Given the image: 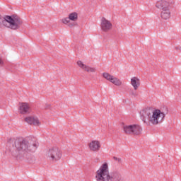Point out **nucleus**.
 I'll use <instances>...</instances> for the list:
<instances>
[{
	"instance_id": "obj_12",
	"label": "nucleus",
	"mask_w": 181,
	"mask_h": 181,
	"mask_svg": "<svg viewBox=\"0 0 181 181\" xmlns=\"http://www.w3.org/2000/svg\"><path fill=\"white\" fill-rule=\"evenodd\" d=\"M25 121L30 125H40V122H39V119H37V117H27L25 118Z\"/></svg>"
},
{
	"instance_id": "obj_15",
	"label": "nucleus",
	"mask_w": 181,
	"mask_h": 181,
	"mask_svg": "<svg viewBox=\"0 0 181 181\" xmlns=\"http://www.w3.org/2000/svg\"><path fill=\"white\" fill-rule=\"evenodd\" d=\"M160 16L165 21L169 19L170 18V9L161 11Z\"/></svg>"
},
{
	"instance_id": "obj_10",
	"label": "nucleus",
	"mask_w": 181,
	"mask_h": 181,
	"mask_svg": "<svg viewBox=\"0 0 181 181\" xmlns=\"http://www.w3.org/2000/svg\"><path fill=\"white\" fill-rule=\"evenodd\" d=\"M89 148L93 152H98V151H100V148H101V144L98 141H92L89 144Z\"/></svg>"
},
{
	"instance_id": "obj_19",
	"label": "nucleus",
	"mask_w": 181,
	"mask_h": 181,
	"mask_svg": "<svg viewBox=\"0 0 181 181\" xmlns=\"http://www.w3.org/2000/svg\"><path fill=\"white\" fill-rule=\"evenodd\" d=\"M130 94H131V95H133L134 97H136V93L134 92V90H132Z\"/></svg>"
},
{
	"instance_id": "obj_5",
	"label": "nucleus",
	"mask_w": 181,
	"mask_h": 181,
	"mask_svg": "<svg viewBox=\"0 0 181 181\" xmlns=\"http://www.w3.org/2000/svg\"><path fill=\"white\" fill-rule=\"evenodd\" d=\"M123 131L127 135H141L142 127L138 124L125 125L123 127Z\"/></svg>"
},
{
	"instance_id": "obj_1",
	"label": "nucleus",
	"mask_w": 181,
	"mask_h": 181,
	"mask_svg": "<svg viewBox=\"0 0 181 181\" xmlns=\"http://www.w3.org/2000/svg\"><path fill=\"white\" fill-rule=\"evenodd\" d=\"M38 146L39 142L36 139H33L30 142L25 139H9L6 147V153L17 157L22 152H36Z\"/></svg>"
},
{
	"instance_id": "obj_9",
	"label": "nucleus",
	"mask_w": 181,
	"mask_h": 181,
	"mask_svg": "<svg viewBox=\"0 0 181 181\" xmlns=\"http://www.w3.org/2000/svg\"><path fill=\"white\" fill-rule=\"evenodd\" d=\"M156 6L158 9H160L161 11H167L169 9L170 4L169 2L161 0L156 3Z\"/></svg>"
},
{
	"instance_id": "obj_4",
	"label": "nucleus",
	"mask_w": 181,
	"mask_h": 181,
	"mask_svg": "<svg viewBox=\"0 0 181 181\" xmlns=\"http://www.w3.org/2000/svg\"><path fill=\"white\" fill-rule=\"evenodd\" d=\"M22 20L17 15L6 16L4 18H1L0 16V26L10 28L13 30H16L21 28Z\"/></svg>"
},
{
	"instance_id": "obj_8",
	"label": "nucleus",
	"mask_w": 181,
	"mask_h": 181,
	"mask_svg": "<svg viewBox=\"0 0 181 181\" xmlns=\"http://www.w3.org/2000/svg\"><path fill=\"white\" fill-rule=\"evenodd\" d=\"M103 76L106 80H108L109 81H110V83H112V84H115V86H121V84H122V82H121V81H119V79L114 77V76H112L108 73H105V72L103 73Z\"/></svg>"
},
{
	"instance_id": "obj_7",
	"label": "nucleus",
	"mask_w": 181,
	"mask_h": 181,
	"mask_svg": "<svg viewBox=\"0 0 181 181\" xmlns=\"http://www.w3.org/2000/svg\"><path fill=\"white\" fill-rule=\"evenodd\" d=\"M100 28L103 32H108L112 28V23L105 18L103 17L100 23Z\"/></svg>"
},
{
	"instance_id": "obj_20",
	"label": "nucleus",
	"mask_w": 181,
	"mask_h": 181,
	"mask_svg": "<svg viewBox=\"0 0 181 181\" xmlns=\"http://www.w3.org/2000/svg\"><path fill=\"white\" fill-rule=\"evenodd\" d=\"M175 49L177 52H181V47L180 46L176 47Z\"/></svg>"
},
{
	"instance_id": "obj_14",
	"label": "nucleus",
	"mask_w": 181,
	"mask_h": 181,
	"mask_svg": "<svg viewBox=\"0 0 181 181\" xmlns=\"http://www.w3.org/2000/svg\"><path fill=\"white\" fill-rule=\"evenodd\" d=\"M131 84L134 87V90H138L139 86H141V81L138 77H133L131 78Z\"/></svg>"
},
{
	"instance_id": "obj_2",
	"label": "nucleus",
	"mask_w": 181,
	"mask_h": 181,
	"mask_svg": "<svg viewBox=\"0 0 181 181\" xmlns=\"http://www.w3.org/2000/svg\"><path fill=\"white\" fill-rule=\"evenodd\" d=\"M166 114H168V108L165 112H162L159 109L153 110L151 108H146L140 112V117L145 124L151 122L153 125H158L159 122L163 121Z\"/></svg>"
},
{
	"instance_id": "obj_16",
	"label": "nucleus",
	"mask_w": 181,
	"mask_h": 181,
	"mask_svg": "<svg viewBox=\"0 0 181 181\" xmlns=\"http://www.w3.org/2000/svg\"><path fill=\"white\" fill-rule=\"evenodd\" d=\"M69 18L70 21H72L74 22H76L78 18V14L76 12H73L69 13Z\"/></svg>"
},
{
	"instance_id": "obj_21",
	"label": "nucleus",
	"mask_w": 181,
	"mask_h": 181,
	"mask_svg": "<svg viewBox=\"0 0 181 181\" xmlns=\"http://www.w3.org/2000/svg\"><path fill=\"white\" fill-rule=\"evenodd\" d=\"M69 28H71V26H76V23H69Z\"/></svg>"
},
{
	"instance_id": "obj_6",
	"label": "nucleus",
	"mask_w": 181,
	"mask_h": 181,
	"mask_svg": "<svg viewBox=\"0 0 181 181\" xmlns=\"http://www.w3.org/2000/svg\"><path fill=\"white\" fill-rule=\"evenodd\" d=\"M62 151L58 147H53L49 149L47 158L52 162H57L62 159Z\"/></svg>"
},
{
	"instance_id": "obj_13",
	"label": "nucleus",
	"mask_w": 181,
	"mask_h": 181,
	"mask_svg": "<svg viewBox=\"0 0 181 181\" xmlns=\"http://www.w3.org/2000/svg\"><path fill=\"white\" fill-rule=\"evenodd\" d=\"M19 111L21 114H28V112H30V107L26 103H23L21 104L19 107Z\"/></svg>"
},
{
	"instance_id": "obj_17",
	"label": "nucleus",
	"mask_w": 181,
	"mask_h": 181,
	"mask_svg": "<svg viewBox=\"0 0 181 181\" xmlns=\"http://www.w3.org/2000/svg\"><path fill=\"white\" fill-rule=\"evenodd\" d=\"M62 23H64L65 25H67V23H70V18L69 17H66L65 18H63L62 20Z\"/></svg>"
},
{
	"instance_id": "obj_23",
	"label": "nucleus",
	"mask_w": 181,
	"mask_h": 181,
	"mask_svg": "<svg viewBox=\"0 0 181 181\" xmlns=\"http://www.w3.org/2000/svg\"><path fill=\"white\" fill-rule=\"evenodd\" d=\"M45 108H46V110H49V108H50V105H47Z\"/></svg>"
},
{
	"instance_id": "obj_22",
	"label": "nucleus",
	"mask_w": 181,
	"mask_h": 181,
	"mask_svg": "<svg viewBox=\"0 0 181 181\" xmlns=\"http://www.w3.org/2000/svg\"><path fill=\"white\" fill-rule=\"evenodd\" d=\"M4 64V62L2 61V59L0 58V65Z\"/></svg>"
},
{
	"instance_id": "obj_3",
	"label": "nucleus",
	"mask_w": 181,
	"mask_h": 181,
	"mask_svg": "<svg viewBox=\"0 0 181 181\" xmlns=\"http://www.w3.org/2000/svg\"><path fill=\"white\" fill-rule=\"evenodd\" d=\"M95 179L97 181H124L121 173L117 170L110 172L108 163H103L96 171Z\"/></svg>"
},
{
	"instance_id": "obj_18",
	"label": "nucleus",
	"mask_w": 181,
	"mask_h": 181,
	"mask_svg": "<svg viewBox=\"0 0 181 181\" xmlns=\"http://www.w3.org/2000/svg\"><path fill=\"white\" fill-rule=\"evenodd\" d=\"M114 160L118 162V163H121V158H118L117 157H113Z\"/></svg>"
},
{
	"instance_id": "obj_11",
	"label": "nucleus",
	"mask_w": 181,
	"mask_h": 181,
	"mask_svg": "<svg viewBox=\"0 0 181 181\" xmlns=\"http://www.w3.org/2000/svg\"><path fill=\"white\" fill-rule=\"evenodd\" d=\"M77 64L81 67V69H83V70H85V71H87L88 73H95V68L90 67L83 64L81 61H78Z\"/></svg>"
}]
</instances>
